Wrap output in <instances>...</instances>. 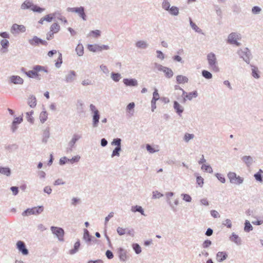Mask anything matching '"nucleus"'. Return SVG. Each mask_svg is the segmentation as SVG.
I'll return each instance as SVG.
<instances>
[{
	"instance_id": "nucleus-1",
	"label": "nucleus",
	"mask_w": 263,
	"mask_h": 263,
	"mask_svg": "<svg viewBox=\"0 0 263 263\" xmlns=\"http://www.w3.org/2000/svg\"><path fill=\"white\" fill-rule=\"evenodd\" d=\"M207 60L210 69L215 72H219V68L215 54L213 52L209 53L207 55Z\"/></svg>"
},
{
	"instance_id": "nucleus-2",
	"label": "nucleus",
	"mask_w": 263,
	"mask_h": 263,
	"mask_svg": "<svg viewBox=\"0 0 263 263\" xmlns=\"http://www.w3.org/2000/svg\"><path fill=\"white\" fill-rule=\"evenodd\" d=\"M44 209L43 205L28 208L22 213V215L23 216H28L31 215H38L43 212Z\"/></svg>"
},
{
	"instance_id": "nucleus-3",
	"label": "nucleus",
	"mask_w": 263,
	"mask_h": 263,
	"mask_svg": "<svg viewBox=\"0 0 263 263\" xmlns=\"http://www.w3.org/2000/svg\"><path fill=\"white\" fill-rule=\"evenodd\" d=\"M67 12L77 13L83 21L87 20V16L85 12V8L83 6L79 7H68Z\"/></svg>"
},
{
	"instance_id": "nucleus-4",
	"label": "nucleus",
	"mask_w": 263,
	"mask_h": 263,
	"mask_svg": "<svg viewBox=\"0 0 263 263\" xmlns=\"http://www.w3.org/2000/svg\"><path fill=\"white\" fill-rule=\"evenodd\" d=\"M81 138V135L78 134H74L73 135L71 139L68 143V146L66 148L67 153H70L73 151V149L76 147V143Z\"/></svg>"
},
{
	"instance_id": "nucleus-5",
	"label": "nucleus",
	"mask_w": 263,
	"mask_h": 263,
	"mask_svg": "<svg viewBox=\"0 0 263 263\" xmlns=\"http://www.w3.org/2000/svg\"><path fill=\"white\" fill-rule=\"evenodd\" d=\"M237 53L241 58L243 59L244 61L248 64H250V58L252 54L251 51L248 48H245L243 49L239 50Z\"/></svg>"
},
{
	"instance_id": "nucleus-6",
	"label": "nucleus",
	"mask_w": 263,
	"mask_h": 263,
	"mask_svg": "<svg viewBox=\"0 0 263 263\" xmlns=\"http://www.w3.org/2000/svg\"><path fill=\"white\" fill-rule=\"evenodd\" d=\"M228 177L230 182L232 184L239 185L243 182V178L239 176H237L236 174L234 172H230L228 174Z\"/></svg>"
},
{
	"instance_id": "nucleus-7",
	"label": "nucleus",
	"mask_w": 263,
	"mask_h": 263,
	"mask_svg": "<svg viewBox=\"0 0 263 263\" xmlns=\"http://www.w3.org/2000/svg\"><path fill=\"white\" fill-rule=\"evenodd\" d=\"M155 67L159 71H163L164 74L165 76L168 79L171 78L174 74V72L173 70L167 67L163 66L159 64H158L157 63H155Z\"/></svg>"
},
{
	"instance_id": "nucleus-8",
	"label": "nucleus",
	"mask_w": 263,
	"mask_h": 263,
	"mask_svg": "<svg viewBox=\"0 0 263 263\" xmlns=\"http://www.w3.org/2000/svg\"><path fill=\"white\" fill-rule=\"evenodd\" d=\"M50 230L52 233L54 235H55L56 237L58 238L59 241H64V235L65 232L63 228L54 226H51L50 227Z\"/></svg>"
},
{
	"instance_id": "nucleus-9",
	"label": "nucleus",
	"mask_w": 263,
	"mask_h": 263,
	"mask_svg": "<svg viewBox=\"0 0 263 263\" xmlns=\"http://www.w3.org/2000/svg\"><path fill=\"white\" fill-rule=\"evenodd\" d=\"M28 43L32 46H38L40 45L47 46L48 44V43L45 40H43L37 36H34L32 39H29Z\"/></svg>"
},
{
	"instance_id": "nucleus-10",
	"label": "nucleus",
	"mask_w": 263,
	"mask_h": 263,
	"mask_svg": "<svg viewBox=\"0 0 263 263\" xmlns=\"http://www.w3.org/2000/svg\"><path fill=\"white\" fill-rule=\"evenodd\" d=\"M26 31V27L23 25H18L14 24L10 29V31L12 34H18L20 32H25Z\"/></svg>"
},
{
	"instance_id": "nucleus-11",
	"label": "nucleus",
	"mask_w": 263,
	"mask_h": 263,
	"mask_svg": "<svg viewBox=\"0 0 263 263\" xmlns=\"http://www.w3.org/2000/svg\"><path fill=\"white\" fill-rule=\"evenodd\" d=\"M16 248L24 255H27L29 254V251L27 249L25 242L23 241L19 240L16 244Z\"/></svg>"
},
{
	"instance_id": "nucleus-12",
	"label": "nucleus",
	"mask_w": 263,
	"mask_h": 263,
	"mask_svg": "<svg viewBox=\"0 0 263 263\" xmlns=\"http://www.w3.org/2000/svg\"><path fill=\"white\" fill-rule=\"evenodd\" d=\"M239 36H240V34H237L235 32L230 33L228 36V43L231 44L235 45L237 46H239L240 45V43L237 41V39H239Z\"/></svg>"
},
{
	"instance_id": "nucleus-13",
	"label": "nucleus",
	"mask_w": 263,
	"mask_h": 263,
	"mask_svg": "<svg viewBox=\"0 0 263 263\" xmlns=\"http://www.w3.org/2000/svg\"><path fill=\"white\" fill-rule=\"evenodd\" d=\"M9 83L22 85L24 83V80L18 76L13 75L9 78Z\"/></svg>"
},
{
	"instance_id": "nucleus-14",
	"label": "nucleus",
	"mask_w": 263,
	"mask_h": 263,
	"mask_svg": "<svg viewBox=\"0 0 263 263\" xmlns=\"http://www.w3.org/2000/svg\"><path fill=\"white\" fill-rule=\"evenodd\" d=\"M118 254L120 260L121 261L124 262L128 258V256L127 255L126 250L122 248H119L118 249Z\"/></svg>"
},
{
	"instance_id": "nucleus-15",
	"label": "nucleus",
	"mask_w": 263,
	"mask_h": 263,
	"mask_svg": "<svg viewBox=\"0 0 263 263\" xmlns=\"http://www.w3.org/2000/svg\"><path fill=\"white\" fill-rule=\"evenodd\" d=\"M76 76V72L74 70H70L65 76V81L66 83H72L75 80Z\"/></svg>"
},
{
	"instance_id": "nucleus-16",
	"label": "nucleus",
	"mask_w": 263,
	"mask_h": 263,
	"mask_svg": "<svg viewBox=\"0 0 263 263\" xmlns=\"http://www.w3.org/2000/svg\"><path fill=\"white\" fill-rule=\"evenodd\" d=\"M124 84L127 86H137L138 81L135 79H124L123 81Z\"/></svg>"
},
{
	"instance_id": "nucleus-17",
	"label": "nucleus",
	"mask_w": 263,
	"mask_h": 263,
	"mask_svg": "<svg viewBox=\"0 0 263 263\" xmlns=\"http://www.w3.org/2000/svg\"><path fill=\"white\" fill-rule=\"evenodd\" d=\"M229 239L230 241L234 242L238 246H240L241 245V239L238 236V235H236L234 233H233L232 235L230 236Z\"/></svg>"
},
{
	"instance_id": "nucleus-18",
	"label": "nucleus",
	"mask_w": 263,
	"mask_h": 263,
	"mask_svg": "<svg viewBox=\"0 0 263 263\" xmlns=\"http://www.w3.org/2000/svg\"><path fill=\"white\" fill-rule=\"evenodd\" d=\"M100 115L99 112H95L92 116V126L93 127H97L98 126Z\"/></svg>"
},
{
	"instance_id": "nucleus-19",
	"label": "nucleus",
	"mask_w": 263,
	"mask_h": 263,
	"mask_svg": "<svg viewBox=\"0 0 263 263\" xmlns=\"http://www.w3.org/2000/svg\"><path fill=\"white\" fill-rule=\"evenodd\" d=\"M241 160L247 167H250L254 162L253 158L250 156H244L241 157Z\"/></svg>"
},
{
	"instance_id": "nucleus-20",
	"label": "nucleus",
	"mask_w": 263,
	"mask_h": 263,
	"mask_svg": "<svg viewBox=\"0 0 263 263\" xmlns=\"http://www.w3.org/2000/svg\"><path fill=\"white\" fill-rule=\"evenodd\" d=\"M250 66L251 67L252 76L256 79L260 78V71H259L258 68L256 66L253 65H251Z\"/></svg>"
},
{
	"instance_id": "nucleus-21",
	"label": "nucleus",
	"mask_w": 263,
	"mask_h": 263,
	"mask_svg": "<svg viewBox=\"0 0 263 263\" xmlns=\"http://www.w3.org/2000/svg\"><path fill=\"white\" fill-rule=\"evenodd\" d=\"M135 46L139 49H145L148 47V44L145 41L140 40L136 43Z\"/></svg>"
},
{
	"instance_id": "nucleus-22",
	"label": "nucleus",
	"mask_w": 263,
	"mask_h": 263,
	"mask_svg": "<svg viewBox=\"0 0 263 263\" xmlns=\"http://www.w3.org/2000/svg\"><path fill=\"white\" fill-rule=\"evenodd\" d=\"M228 257V254L226 252H218L216 254V259L218 262H222Z\"/></svg>"
},
{
	"instance_id": "nucleus-23",
	"label": "nucleus",
	"mask_w": 263,
	"mask_h": 263,
	"mask_svg": "<svg viewBox=\"0 0 263 263\" xmlns=\"http://www.w3.org/2000/svg\"><path fill=\"white\" fill-rule=\"evenodd\" d=\"M198 96V92L196 90L186 94L183 99V103L186 102V99L191 100L193 98H196Z\"/></svg>"
},
{
	"instance_id": "nucleus-24",
	"label": "nucleus",
	"mask_w": 263,
	"mask_h": 263,
	"mask_svg": "<svg viewBox=\"0 0 263 263\" xmlns=\"http://www.w3.org/2000/svg\"><path fill=\"white\" fill-rule=\"evenodd\" d=\"M28 104L31 108H34L36 105V99L34 96L31 95L28 99Z\"/></svg>"
},
{
	"instance_id": "nucleus-25",
	"label": "nucleus",
	"mask_w": 263,
	"mask_h": 263,
	"mask_svg": "<svg viewBox=\"0 0 263 263\" xmlns=\"http://www.w3.org/2000/svg\"><path fill=\"white\" fill-rule=\"evenodd\" d=\"M174 108L179 116L181 115L184 110L183 107L176 101L174 102Z\"/></svg>"
},
{
	"instance_id": "nucleus-26",
	"label": "nucleus",
	"mask_w": 263,
	"mask_h": 263,
	"mask_svg": "<svg viewBox=\"0 0 263 263\" xmlns=\"http://www.w3.org/2000/svg\"><path fill=\"white\" fill-rule=\"evenodd\" d=\"M92 237L91 235L89 234V231L88 230L84 229V234L83 239L87 243H90L92 240Z\"/></svg>"
},
{
	"instance_id": "nucleus-27",
	"label": "nucleus",
	"mask_w": 263,
	"mask_h": 263,
	"mask_svg": "<svg viewBox=\"0 0 263 263\" xmlns=\"http://www.w3.org/2000/svg\"><path fill=\"white\" fill-rule=\"evenodd\" d=\"M188 81V78L185 76L182 75H178L176 77V82L178 84L187 83Z\"/></svg>"
},
{
	"instance_id": "nucleus-28",
	"label": "nucleus",
	"mask_w": 263,
	"mask_h": 263,
	"mask_svg": "<svg viewBox=\"0 0 263 263\" xmlns=\"http://www.w3.org/2000/svg\"><path fill=\"white\" fill-rule=\"evenodd\" d=\"M0 174L9 177L11 174V169L8 167L0 166Z\"/></svg>"
},
{
	"instance_id": "nucleus-29",
	"label": "nucleus",
	"mask_w": 263,
	"mask_h": 263,
	"mask_svg": "<svg viewBox=\"0 0 263 263\" xmlns=\"http://www.w3.org/2000/svg\"><path fill=\"white\" fill-rule=\"evenodd\" d=\"M77 110L79 114L83 113L84 110V104L81 100H78L77 101Z\"/></svg>"
},
{
	"instance_id": "nucleus-30",
	"label": "nucleus",
	"mask_w": 263,
	"mask_h": 263,
	"mask_svg": "<svg viewBox=\"0 0 263 263\" xmlns=\"http://www.w3.org/2000/svg\"><path fill=\"white\" fill-rule=\"evenodd\" d=\"M33 4L30 0H26L25 1L21 6L22 9H31L33 6Z\"/></svg>"
},
{
	"instance_id": "nucleus-31",
	"label": "nucleus",
	"mask_w": 263,
	"mask_h": 263,
	"mask_svg": "<svg viewBox=\"0 0 263 263\" xmlns=\"http://www.w3.org/2000/svg\"><path fill=\"white\" fill-rule=\"evenodd\" d=\"M57 14L60 15V13L58 11L55 12L54 13H51V14L46 15V16L43 17L44 20L48 22H50L53 20V17H56Z\"/></svg>"
},
{
	"instance_id": "nucleus-32",
	"label": "nucleus",
	"mask_w": 263,
	"mask_h": 263,
	"mask_svg": "<svg viewBox=\"0 0 263 263\" xmlns=\"http://www.w3.org/2000/svg\"><path fill=\"white\" fill-rule=\"evenodd\" d=\"M131 211L133 212H139L140 213H141V215L145 216L143 209L142 208V206L140 205H136L132 206Z\"/></svg>"
},
{
	"instance_id": "nucleus-33",
	"label": "nucleus",
	"mask_w": 263,
	"mask_h": 263,
	"mask_svg": "<svg viewBox=\"0 0 263 263\" xmlns=\"http://www.w3.org/2000/svg\"><path fill=\"white\" fill-rule=\"evenodd\" d=\"M18 148V145L15 143L9 144L5 146V149H6L9 153H12L15 151H16Z\"/></svg>"
},
{
	"instance_id": "nucleus-34",
	"label": "nucleus",
	"mask_w": 263,
	"mask_h": 263,
	"mask_svg": "<svg viewBox=\"0 0 263 263\" xmlns=\"http://www.w3.org/2000/svg\"><path fill=\"white\" fill-rule=\"evenodd\" d=\"M49 137H50L49 128L48 127L46 129H45L43 132L42 142L43 143H46Z\"/></svg>"
},
{
	"instance_id": "nucleus-35",
	"label": "nucleus",
	"mask_w": 263,
	"mask_h": 263,
	"mask_svg": "<svg viewBox=\"0 0 263 263\" xmlns=\"http://www.w3.org/2000/svg\"><path fill=\"white\" fill-rule=\"evenodd\" d=\"M190 24L192 27V28L196 32L201 33L202 34H204L202 30L199 28L194 22H193L191 18H190Z\"/></svg>"
},
{
	"instance_id": "nucleus-36",
	"label": "nucleus",
	"mask_w": 263,
	"mask_h": 263,
	"mask_svg": "<svg viewBox=\"0 0 263 263\" xmlns=\"http://www.w3.org/2000/svg\"><path fill=\"white\" fill-rule=\"evenodd\" d=\"M262 174L263 171L261 169H259L258 172L254 175V177L256 180L260 182H262L263 181V177L262 175Z\"/></svg>"
},
{
	"instance_id": "nucleus-37",
	"label": "nucleus",
	"mask_w": 263,
	"mask_h": 263,
	"mask_svg": "<svg viewBox=\"0 0 263 263\" xmlns=\"http://www.w3.org/2000/svg\"><path fill=\"white\" fill-rule=\"evenodd\" d=\"M80 247V241L78 240L74 245L73 249L69 250V254L71 255L76 253Z\"/></svg>"
},
{
	"instance_id": "nucleus-38",
	"label": "nucleus",
	"mask_w": 263,
	"mask_h": 263,
	"mask_svg": "<svg viewBox=\"0 0 263 263\" xmlns=\"http://www.w3.org/2000/svg\"><path fill=\"white\" fill-rule=\"evenodd\" d=\"M88 49L89 51L92 52L100 51V45L98 44H89L88 45Z\"/></svg>"
},
{
	"instance_id": "nucleus-39",
	"label": "nucleus",
	"mask_w": 263,
	"mask_h": 263,
	"mask_svg": "<svg viewBox=\"0 0 263 263\" xmlns=\"http://www.w3.org/2000/svg\"><path fill=\"white\" fill-rule=\"evenodd\" d=\"M48 118V113L46 111H42L40 114V119L42 123H44Z\"/></svg>"
},
{
	"instance_id": "nucleus-40",
	"label": "nucleus",
	"mask_w": 263,
	"mask_h": 263,
	"mask_svg": "<svg viewBox=\"0 0 263 263\" xmlns=\"http://www.w3.org/2000/svg\"><path fill=\"white\" fill-rule=\"evenodd\" d=\"M135 106V104L134 102L129 103L126 106V111L130 114V116H133L134 115V110L131 112V110H133Z\"/></svg>"
},
{
	"instance_id": "nucleus-41",
	"label": "nucleus",
	"mask_w": 263,
	"mask_h": 263,
	"mask_svg": "<svg viewBox=\"0 0 263 263\" xmlns=\"http://www.w3.org/2000/svg\"><path fill=\"white\" fill-rule=\"evenodd\" d=\"M60 29V25L57 23H54L50 26V30L53 33H56L59 32V31Z\"/></svg>"
},
{
	"instance_id": "nucleus-42",
	"label": "nucleus",
	"mask_w": 263,
	"mask_h": 263,
	"mask_svg": "<svg viewBox=\"0 0 263 263\" xmlns=\"http://www.w3.org/2000/svg\"><path fill=\"white\" fill-rule=\"evenodd\" d=\"M76 51L79 56L83 55L84 53V48L83 45L82 44H79L76 48Z\"/></svg>"
},
{
	"instance_id": "nucleus-43",
	"label": "nucleus",
	"mask_w": 263,
	"mask_h": 263,
	"mask_svg": "<svg viewBox=\"0 0 263 263\" xmlns=\"http://www.w3.org/2000/svg\"><path fill=\"white\" fill-rule=\"evenodd\" d=\"M111 78L116 82H118L121 78V75L119 73L112 72L111 73Z\"/></svg>"
},
{
	"instance_id": "nucleus-44",
	"label": "nucleus",
	"mask_w": 263,
	"mask_h": 263,
	"mask_svg": "<svg viewBox=\"0 0 263 263\" xmlns=\"http://www.w3.org/2000/svg\"><path fill=\"white\" fill-rule=\"evenodd\" d=\"M172 15H177L179 14V9L177 7L172 6L169 8L168 10Z\"/></svg>"
},
{
	"instance_id": "nucleus-45",
	"label": "nucleus",
	"mask_w": 263,
	"mask_h": 263,
	"mask_svg": "<svg viewBox=\"0 0 263 263\" xmlns=\"http://www.w3.org/2000/svg\"><path fill=\"white\" fill-rule=\"evenodd\" d=\"M132 248L136 254H139L141 252V248L138 243H133Z\"/></svg>"
},
{
	"instance_id": "nucleus-46",
	"label": "nucleus",
	"mask_w": 263,
	"mask_h": 263,
	"mask_svg": "<svg viewBox=\"0 0 263 263\" xmlns=\"http://www.w3.org/2000/svg\"><path fill=\"white\" fill-rule=\"evenodd\" d=\"M121 151V146L116 147L112 151L111 157L113 158L115 156H120V152Z\"/></svg>"
},
{
	"instance_id": "nucleus-47",
	"label": "nucleus",
	"mask_w": 263,
	"mask_h": 263,
	"mask_svg": "<svg viewBox=\"0 0 263 263\" xmlns=\"http://www.w3.org/2000/svg\"><path fill=\"white\" fill-rule=\"evenodd\" d=\"M253 230V227L248 220H246L245 223L244 230L245 232H249Z\"/></svg>"
},
{
	"instance_id": "nucleus-48",
	"label": "nucleus",
	"mask_w": 263,
	"mask_h": 263,
	"mask_svg": "<svg viewBox=\"0 0 263 263\" xmlns=\"http://www.w3.org/2000/svg\"><path fill=\"white\" fill-rule=\"evenodd\" d=\"M202 76L206 79H211L212 78V74L206 70H203L202 71Z\"/></svg>"
},
{
	"instance_id": "nucleus-49",
	"label": "nucleus",
	"mask_w": 263,
	"mask_h": 263,
	"mask_svg": "<svg viewBox=\"0 0 263 263\" xmlns=\"http://www.w3.org/2000/svg\"><path fill=\"white\" fill-rule=\"evenodd\" d=\"M194 137L195 136L193 134L185 133L183 137V140L185 142H189V141L193 139Z\"/></svg>"
},
{
	"instance_id": "nucleus-50",
	"label": "nucleus",
	"mask_w": 263,
	"mask_h": 263,
	"mask_svg": "<svg viewBox=\"0 0 263 263\" xmlns=\"http://www.w3.org/2000/svg\"><path fill=\"white\" fill-rule=\"evenodd\" d=\"M33 114V110H31V111L26 112V117L27 119V121L32 124L33 123V122H34V118L32 116Z\"/></svg>"
},
{
	"instance_id": "nucleus-51",
	"label": "nucleus",
	"mask_w": 263,
	"mask_h": 263,
	"mask_svg": "<svg viewBox=\"0 0 263 263\" xmlns=\"http://www.w3.org/2000/svg\"><path fill=\"white\" fill-rule=\"evenodd\" d=\"M62 54L61 52H59V57L57 61L55 63V66L57 68H60L62 64Z\"/></svg>"
},
{
	"instance_id": "nucleus-52",
	"label": "nucleus",
	"mask_w": 263,
	"mask_h": 263,
	"mask_svg": "<svg viewBox=\"0 0 263 263\" xmlns=\"http://www.w3.org/2000/svg\"><path fill=\"white\" fill-rule=\"evenodd\" d=\"M31 10L33 12L41 13L45 10V9L33 4Z\"/></svg>"
},
{
	"instance_id": "nucleus-53",
	"label": "nucleus",
	"mask_w": 263,
	"mask_h": 263,
	"mask_svg": "<svg viewBox=\"0 0 263 263\" xmlns=\"http://www.w3.org/2000/svg\"><path fill=\"white\" fill-rule=\"evenodd\" d=\"M111 145H115L116 147L121 146V139L120 138H115L111 142Z\"/></svg>"
},
{
	"instance_id": "nucleus-54",
	"label": "nucleus",
	"mask_w": 263,
	"mask_h": 263,
	"mask_svg": "<svg viewBox=\"0 0 263 263\" xmlns=\"http://www.w3.org/2000/svg\"><path fill=\"white\" fill-rule=\"evenodd\" d=\"M25 74L29 78H33L39 76L38 73L36 72V71H34V70H29V71L25 72Z\"/></svg>"
},
{
	"instance_id": "nucleus-55",
	"label": "nucleus",
	"mask_w": 263,
	"mask_h": 263,
	"mask_svg": "<svg viewBox=\"0 0 263 263\" xmlns=\"http://www.w3.org/2000/svg\"><path fill=\"white\" fill-rule=\"evenodd\" d=\"M81 157L79 155H77L73 157L71 159L68 158V162H70L71 164L74 163L78 162L80 159Z\"/></svg>"
},
{
	"instance_id": "nucleus-56",
	"label": "nucleus",
	"mask_w": 263,
	"mask_h": 263,
	"mask_svg": "<svg viewBox=\"0 0 263 263\" xmlns=\"http://www.w3.org/2000/svg\"><path fill=\"white\" fill-rule=\"evenodd\" d=\"M201 169L209 173L213 172V169L210 165L203 164L201 166Z\"/></svg>"
},
{
	"instance_id": "nucleus-57",
	"label": "nucleus",
	"mask_w": 263,
	"mask_h": 263,
	"mask_svg": "<svg viewBox=\"0 0 263 263\" xmlns=\"http://www.w3.org/2000/svg\"><path fill=\"white\" fill-rule=\"evenodd\" d=\"M254 218L257 219V220L253 221L252 223L254 225L259 226L263 223V217H259L257 218L256 217Z\"/></svg>"
},
{
	"instance_id": "nucleus-58",
	"label": "nucleus",
	"mask_w": 263,
	"mask_h": 263,
	"mask_svg": "<svg viewBox=\"0 0 263 263\" xmlns=\"http://www.w3.org/2000/svg\"><path fill=\"white\" fill-rule=\"evenodd\" d=\"M162 8L165 10H168L170 8V4L168 2V0L163 1L162 4Z\"/></svg>"
},
{
	"instance_id": "nucleus-59",
	"label": "nucleus",
	"mask_w": 263,
	"mask_h": 263,
	"mask_svg": "<svg viewBox=\"0 0 263 263\" xmlns=\"http://www.w3.org/2000/svg\"><path fill=\"white\" fill-rule=\"evenodd\" d=\"M215 176L221 183H225L226 179L223 175L220 173H216L215 174Z\"/></svg>"
},
{
	"instance_id": "nucleus-60",
	"label": "nucleus",
	"mask_w": 263,
	"mask_h": 263,
	"mask_svg": "<svg viewBox=\"0 0 263 263\" xmlns=\"http://www.w3.org/2000/svg\"><path fill=\"white\" fill-rule=\"evenodd\" d=\"M0 43L2 47L5 49H7L9 45V41L6 39H3L2 40H1Z\"/></svg>"
},
{
	"instance_id": "nucleus-61",
	"label": "nucleus",
	"mask_w": 263,
	"mask_h": 263,
	"mask_svg": "<svg viewBox=\"0 0 263 263\" xmlns=\"http://www.w3.org/2000/svg\"><path fill=\"white\" fill-rule=\"evenodd\" d=\"M117 232L119 235L122 236L126 233V229L119 227L117 229Z\"/></svg>"
},
{
	"instance_id": "nucleus-62",
	"label": "nucleus",
	"mask_w": 263,
	"mask_h": 263,
	"mask_svg": "<svg viewBox=\"0 0 263 263\" xmlns=\"http://www.w3.org/2000/svg\"><path fill=\"white\" fill-rule=\"evenodd\" d=\"M204 179L201 176H197L196 177V182L200 187H202L204 183Z\"/></svg>"
},
{
	"instance_id": "nucleus-63",
	"label": "nucleus",
	"mask_w": 263,
	"mask_h": 263,
	"mask_svg": "<svg viewBox=\"0 0 263 263\" xmlns=\"http://www.w3.org/2000/svg\"><path fill=\"white\" fill-rule=\"evenodd\" d=\"M163 196V195L157 191L153 192V198L157 199Z\"/></svg>"
},
{
	"instance_id": "nucleus-64",
	"label": "nucleus",
	"mask_w": 263,
	"mask_h": 263,
	"mask_svg": "<svg viewBox=\"0 0 263 263\" xmlns=\"http://www.w3.org/2000/svg\"><path fill=\"white\" fill-rule=\"evenodd\" d=\"M212 245V241L209 239L205 240L202 244L203 248H208Z\"/></svg>"
}]
</instances>
